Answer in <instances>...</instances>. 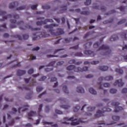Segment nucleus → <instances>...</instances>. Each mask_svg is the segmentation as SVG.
I'll use <instances>...</instances> for the list:
<instances>
[{"instance_id": "obj_1", "label": "nucleus", "mask_w": 127, "mask_h": 127, "mask_svg": "<svg viewBox=\"0 0 127 127\" xmlns=\"http://www.w3.org/2000/svg\"><path fill=\"white\" fill-rule=\"evenodd\" d=\"M59 25L57 24H51L50 25H46L44 26V28H48L49 32L52 34L53 36H58V35H62V34H64V31L61 28H58V31L57 32H54V29H53V27L55 26H58Z\"/></svg>"}, {"instance_id": "obj_2", "label": "nucleus", "mask_w": 127, "mask_h": 127, "mask_svg": "<svg viewBox=\"0 0 127 127\" xmlns=\"http://www.w3.org/2000/svg\"><path fill=\"white\" fill-rule=\"evenodd\" d=\"M88 67L84 66L82 68L81 67H76L75 65H70L67 67L68 71H74V72H86L88 71Z\"/></svg>"}, {"instance_id": "obj_3", "label": "nucleus", "mask_w": 127, "mask_h": 127, "mask_svg": "<svg viewBox=\"0 0 127 127\" xmlns=\"http://www.w3.org/2000/svg\"><path fill=\"white\" fill-rule=\"evenodd\" d=\"M33 35L36 36L33 38V40L34 41L38 40V39H40L42 38L49 37L50 36V34H46L44 32L34 33Z\"/></svg>"}, {"instance_id": "obj_4", "label": "nucleus", "mask_w": 127, "mask_h": 127, "mask_svg": "<svg viewBox=\"0 0 127 127\" xmlns=\"http://www.w3.org/2000/svg\"><path fill=\"white\" fill-rule=\"evenodd\" d=\"M104 112H112V109L109 108H104L103 109L102 111L98 110L94 117L95 119H97V118H100V117H103Z\"/></svg>"}, {"instance_id": "obj_5", "label": "nucleus", "mask_w": 127, "mask_h": 127, "mask_svg": "<svg viewBox=\"0 0 127 127\" xmlns=\"http://www.w3.org/2000/svg\"><path fill=\"white\" fill-rule=\"evenodd\" d=\"M101 50H105L106 52L103 55H110L112 53V50L110 49L109 46L107 45H103L100 48H99L98 51H101Z\"/></svg>"}, {"instance_id": "obj_6", "label": "nucleus", "mask_w": 127, "mask_h": 127, "mask_svg": "<svg viewBox=\"0 0 127 127\" xmlns=\"http://www.w3.org/2000/svg\"><path fill=\"white\" fill-rule=\"evenodd\" d=\"M64 121H66L67 122L70 121V122H72L70 123V125L71 126H78V125H80V123L81 122L79 121L78 119H75L74 120V117H70L68 118V117H65L64 118Z\"/></svg>"}, {"instance_id": "obj_7", "label": "nucleus", "mask_w": 127, "mask_h": 127, "mask_svg": "<svg viewBox=\"0 0 127 127\" xmlns=\"http://www.w3.org/2000/svg\"><path fill=\"white\" fill-rule=\"evenodd\" d=\"M11 24L10 25V28H15L16 25H23L24 22L22 21L16 22V20H10Z\"/></svg>"}, {"instance_id": "obj_8", "label": "nucleus", "mask_w": 127, "mask_h": 127, "mask_svg": "<svg viewBox=\"0 0 127 127\" xmlns=\"http://www.w3.org/2000/svg\"><path fill=\"white\" fill-rule=\"evenodd\" d=\"M111 105L115 108L114 110L115 113H119V112H121V111H124V108L119 106H120V103L119 102H112Z\"/></svg>"}, {"instance_id": "obj_9", "label": "nucleus", "mask_w": 127, "mask_h": 127, "mask_svg": "<svg viewBox=\"0 0 127 127\" xmlns=\"http://www.w3.org/2000/svg\"><path fill=\"white\" fill-rule=\"evenodd\" d=\"M0 15H1L3 17L2 19H0V21H4V20L7 19V18H11L12 16L10 14L6 15V12L1 10H0Z\"/></svg>"}, {"instance_id": "obj_10", "label": "nucleus", "mask_w": 127, "mask_h": 127, "mask_svg": "<svg viewBox=\"0 0 127 127\" xmlns=\"http://www.w3.org/2000/svg\"><path fill=\"white\" fill-rule=\"evenodd\" d=\"M20 29H21V30H25V29H30V30H31L32 31H33V30L34 31H37L38 30H40V28H33L32 27H31V26H30L29 25H26L25 26L24 28H23L22 27L20 26Z\"/></svg>"}, {"instance_id": "obj_11", "label": "nucleus", "mask_w": 127, "mask_h": 127, "mask_svg": "<svg viewBox=\"0 0 127 127\" xmlns=\"http://www.w3.org/2000/svg\"><path fill=\"white\" fill-rule=\"evenodd\" d=\"M54 21L52 19H46L44 21H37L36 24L39 26L42 25V24H46L47 22H54Z\"/></svg>"}, {"instance_id": "obj_12", "label": "nucleus", "mask_w": 127, "mask_h": 127, "mask_svg": "<svg viewBox=\"0 0 127 127\" xmlns=\"http://www.w3.org/2000/svg\"><path fill=\"white\" fill-rule=\"evenodd\" d=\"M27 110H28V105L26 104L23 106L22 107L19 108L18 109V111L19 114H20L21 112H25V111H27Z\"/></svg>"}, {"instance_id": "obj_13", "label": "nucleus", "mask_w": 127, "mask_h": 127, "mask_svg": "<svg viewBox=\"0 0 127 127\" xmlns=\"http://www.w3.org/2000/svg\"><path fill=\"white\" fill-rule=\"evenodd\" d=\"M114 86H117L118 85L119 87H123L124 86V82H123V80L122 79L117 80L114 83Z\"/></svg>"}, {"instance_id": "obj_14", "label": "nucleus", "mask_w": 127, "mask_h": 127, "mask_svg": "<svg viewBox=\"0 0 127 127\" xmlns=\"http://www.w3.org/2000/svg\"><path fill=\"white\" fill-rule=\"evenodd\" d=\"M83 53L89 57H94L95 56V53L91 51H84Z\"/></svg>"}, {"instance_id": "obj_15", "label": "nucleus", "mask_w": 127, "mask_h": 127, "mask_svg": "<svg viewBox=\"0 0 127 127\" xmlns=\"http://www.w3.org/2000/svg\"><path fill=\"white\" fill-rule=\"evenodd\" d=\"M74 11H75V12H77V13L80 12V14H84V15H89V14H90V12L88 11L81 12V10L79 8L75 9Z\"/></svg>"}, {"instance_id": "obj_16", "label": "nucleus", "mask_w": 127, "mask_h": 127, "mask_svg": "<svg viewBox=\"0 0 127 127\" xmlns=\"http://www.w3.org/2000/svg\"><path fill=\"white\" fill-rule=\"evenodd\" d=\"M114 78L112 76H106V77H100L99 78V81H103V80H105L106 81H111V80H113Z\"/></svg>"}, {"instance_id": "obj_17", "label": "nucleus", "mask_w": 127, "mask_h": 127, "mask_svg": "<svg viewBox=\"0 0 127 127\" xmlns=\"http://www.w3.org/2000/svg\"><path fill=\"white\" fill-rule=\"evenodd\" d=\"M26 73L25 70H22L20 69H17V76H22Z\"/></svg>"}, {"instance_id": "obj_18", "label": "nucleus", "mask_w": 127, "mask_h": 127, "mask_svg": "<svg viewBox=\"0 0 127 127\" xmlns=\"http://www.w3.org/2000/svg\"><path fill=\"white\" fill-rule=\"evenodd\" d=\"M36 112H34V111H30L28 114V120H32V121H33L32 118H31V117H33L34 116H35Z\"/></svg>"}, {"instance_id": "obj_19", "label": "nucleus", "mask_w": 127, "mask_h": 127, "mask_svg": "<svg viewBox=\"0 0 127 127\" xmlns=\"http://www.w3.org/2000/svg\"><path fill=\"white\" fill-rule=\"evenodd\" d=\"M121 36L124 40H127V30L121 33Z\"/></svg>"}, {"instance_id": "obj_20", "label": "nucleus", "mask_w": 127, "mask_h": 127, "mask_svg": "<svg viewBox=\"0 0 127 127\" xmlns=\"http://www.w3.org/2000/svg\"><path fill=\"white\" fill-rule=\"evenodd\" d=\"M16 5H18V2L14 1L13 3H11L9 4V8H13L16 6Z\"/></svg>"}, {"instance_id": "obj_21", "label": "nucleus", "mask_w": 127, "mask_h": 127, "mask_svg": "<svg viewBox=\"0 0 127 127\" xmlns=\"http://www.w3.org/2000/svg\"><path fill=\"white\" fill-rule=\"evenodd\" d=\"M93 8L94 9H100L101 10H103V11H105L106 10V8L104 6H102L101 7L99 6H94L93 7Z\"/></svg>"}, {"instance_id": "obj_22", "label": "nucleus", "mask_w": 127, "mask_h": 127, "mask_svg": "<svg viewBox=\"0 0 127 127\" xmlns=\"http://www.w3.org/2000/svg\"><path fill=\"white\" fill-rule=\"evenodd\" d=\"M77 92L78 93H85V90L84 88L82 87L81 86H79L76 88Z\"/></svg>"}, {"instance_id": "obj_23", "label": "nucleus", "mask_w": 127, "mask_h": 127, "mask_svg": "<svg viewBox=\"0 0 127 127\" xmlns=\"http://www.w3.org/2000/svg\"><path fill=\"white\" fill-rule=\"evenodd\" d=\"M18 89H19L22 91H23V90H25L26 91H28L30 90V87L28 86H23V87L18 86Z\"/></svg>"}, {"instance_id": "obj_24", "label": "nucleus", "mask_w": 127, "mask_h": 127, "mask_svg": "<svg viewBox=\"0 0 127 127\" xmlns=\"http://www.w3.org/2000/svg\"><path fill=\"white\" fill-rule=\"evenodd\" d=\"M67 10V6L64 5L61 6V9L60 10L59 13H63L64 11Z\"/></svg>"}, {"instance_id": "obj_25", "label": "nucleus", "mask_w": 127, "mask_h": 127, "mask_svg": "<svg viewBox=\"0 0 127 127\" xmlns=\"http://www.w3.org/2000/svg\"><path fill=\"white\" fill-rule=\"evenodd\" d=\"M42 108H43V105L40 104L39 105V107L38 108V117H41V115H40V113L41 112V111H42Z\"/></svg>"}, {"instance_id": "obj_26", "label": "nucleus", "mask_w": 127, "mask_h": 127, "mask_svg": "<svg viewBox=\"0 0 127 127\" xmlns=\"http://www.w3.org/2000/svg\"><path fill=\"white\" fill-rule=\"evenodd\" d=\"M99 69L101 70V71H107L108 69H109V67L107 66H99Z\"/></svg>"}, {"instance_id": "obj_27", "label": "nucleus", "mask_w": 127, "mask_h": 127, "mask_svg": "<svg viewBox=\"0 0 127 127\" xmlns=\"http://www.w3.org/2000/svg\"><path fill=\"white\" fill-rule=\"evenodd\" d=\"M111 41H115V40H118L119 39V37L117 35H114L111 37L110 38Z\"/></svg>"}, {"instance_id": "obj_28", "label": "nucleus", "mask_w": 127, "mask_h": 127, "mask_svg": "<svg viewBox=\"0 0 127 127\" xmlns=\"http://www.w3.org/2000/svg\"><path fill=\"white\" fill-rule=\"evenodd\" d=\"M89 92L92 95H97V91L94 90V88H89Z\"/></svg>"}, {"instance_id": "obj_29", "label": "nucleus", "mask_w": 127, "mask_h": 127, "mask_svg": "<svg viewBox=\"0 0 127 127\" xmlns=\"http://www.w3.org/2000/svg\"><path fill=\"white\" fill-rule=\"evenodd\" d=\"M115 71L116 72L119 73V74H124V70H123L122 68H116Z\"/></svg>"}, {"instance_id": "obj_30", "label": "nucleus", "mask_w": 127, "mask_h": 127, "mask_svg": "<svg viewBox=\"0 0 127 127\" xmlns=\"http://www.w3.org/2000/svg\"><path fill=\"white\" fill-rule=\"evenodd\" d=\"M22 9H28V8L26 7V6H20L16 8V10H22Z\"/></svg>"}, {"instance_id": "obj_31", "label": "nucleus", "mask_w": 127, "mask_h": 127, "mask_svg": "<svg viewBox=\"0 0 127 127\" xmlns=\"http://www.w3.org/2000/svg\"><path fill=\"white\" fill-rule=\"evenodd\" d=\"M112 119H113V121H114L115 122H118V121H120V117H119V116H113L112 117Z\"/></svg>"}, {"instance_id": "obj_32", "label": "nucleus", "mask_w": 127, "mask_h": 127, "mask_svg": "<svg viewBox=\"0 0 127 127\" xmlns=\"http://www.w3.org/2000/svg\"><path fill=\"white\" fill-rule=\"evenodd\" d=\"M74 56H77V57H83L84 55L81 52H77L74 54Z\"/></svg>"}, {"instance_id": "obj_33", "label": "nucleus", "mask_w": 127, "mask_h": 127, "mask_svg": "<svg viewBox=\"0 0 127 127\" xmlns=\"http://www.w3.org/2000/svg\"><path fill=\"white\" fill-rule=\"evenodd\" d=\"M80 108L81 107H80V106L77 105L76 106L74 107L73 112H74V113H77V112H78V111H79Z\"/></svg>"}, {"instance_id": "obj_34", "label": "nucleus", "mask_w": 127, "mask_h": 127, "mask_svg": "<svg viewBox=\"0 0 127 127\" xmlns=\"http://www.w3.org/2000/svg\"><path fill=\"white\" fill-rule=\"evenodd\" d=\"M87 110L88 112H93V111H95V110H96V107H87Z\"/></svg>"}, {"instance_id": "obj_35", "label": "nucleus", "mask_w": 127, "mask_h": 127, "mask_svg": "<svg viewBox=\"0 0 127 127\" xmlns=\"http://www.w3.org/2000/svg\"><path fill=\"white\" fill-rule=\"evenodd\" d=\"M63 89L65 94H68L69 93L68 91V88H67V86L66 85L64 86Z\"/></svg>"}, {"instance_id": "obj_36", "label": "nucleus", "mask_w": 127, "mask_h": 127, "mask_svg": "<svg viewBox=\"0 0 127 127\" xmlns=\"http://www.w3.org/2000/svg\"><path fill=\"white\" fill-rule=\"evenodd\" d=\"M17 112V110L16 108H13L12 109V112H10V115H14Z\"/></svg>"}, {"instance_id": "obj_37", "label": "nucleus", "mask_w": 127, "mask_h": 127, "mask_svg": "<svg viewBox=\"0 0 127 127\" xmlns=\"http://www.w3.org/2000/svg\"><path fill=\"white\" fill-rule=\"evenodd\" d=\"M69 49H74L75 50H78V49H79V45L71 47L69 48Z\"/></svg>"}, {"instance_id": "obj_38", "label": "nucleus", "mask_w": 127, "mask_h": 127, "mask_svg": "<svg viewBox=\"0 0 127 127\" xmlns=\"http://www.w3.org/2000/svg\"><path fill=\"white\" fill-rule=\"evenodd\" d=\"M114 21V19H112L111 20H106L103 22L104 24H107L108 23H112Z\"/></svg>"}, {"instance_id": "obj_39", "label": "nucleus", "mask_w": 127, "mask_h": 127, "mask_svg": "<svg viewBox=\"0 0 127 127\" xmlns=\"http://www.w3.org/2000/svg\"><path fill=\"white\" fill-rule=\"evenodd\" d=\"M61 108L64 109V110H68L70 108V106L69 105H61Z\"/></svg>"}, {"instance_id": "obj_40", "label": "nucleus", "mask_w": 127, "mask_h": 127, "mask_svg": "<svg viewBox=\"0 0 127 127\" xmlns=\"http://www.w3.org/2000/svg\"><path fill=\"white\" fill-rule=\"evenodd\" d=\"M92 2L91 0H86V1L84 2L85 5H90Z\"/></svg>"}, {"instance_id": "obj_41", "label": "nucleus", "mask_w": 127, "mask_h": 127, "mask_svg": "<svg viewBox=\"0 0 127 127\" xmlns=\"http://www.w3.org/2000/svg\"><path fill=\"white\" fill-rule=\"evenodd\" d=\"M92 65H97V64H99L100 62L98 61H93L90 63Z\"/></svg>"}, {"instance_id": "obj_42", "label": "nucleus", "mask_w": 127, "mask_h": 127, "mask_svg": "<svg viewBox=\"0 0 127 127\" xmlns=\"http://www.w3.org/2000/svg\"><path fill=\"white\" fill-rule=\"evenodd\" d=\"M88 45V46L90 47V46H92V42H88V43H87V44H86L85 45H84V46H83V47H84V48L85 49H87V46H86V45Z\"/></svg>"}, {"instance_id": "obj_43", "label": "nucleus", "mask_w": 127, "mask_h": 127, "mask_svg": "<svg viewBox=\"0 0 127 127\" xmlns=\"http://www.w3.org/2000/svg\"><path fill=\"white\" fill-rule=\"evenodd\" d=\"M42 90H43V88H42V87H41V86L37 87V88H36L37 92H41Z\"/></svg>"}, {"instance_id": "obj_44", "label": "nucleus", "mask_w": 127, "mask_h": 127, "mask_svg": "<svg viewBox=\"0 0 127 127\" xmlns=\"http://www.w3.org/2000/svg\"><path fill=\"white\" fill-rule=\"evenodd\" d=\"M34 72V69L33 68H31L28 70V74L31 75Z\"/></svg>"}, {"instance_id": "obj_45", "label": "nucleus", "mask_w": 127, "mask_h": 127, "mask_svg": "<svg viewBox=\"0 0 127 127\" xmlns=\"http://www.w3.org/2000/svg\"><path fill=\"white\" fill-rule=\"evenodd\" d=\"M100 43L99 42H96L95 43L94 45H93V47L94 48H98V47H99V46H100Z\"/></svg>"}, {"instance_id": "obj_46", "label": "nucleus", "mask_w": 127, "mask_h": 127, "mask_svg": "<svg viewBox=\"0 0 127 127\" xmlns=\"http://www.w3.org/2000/svg\"><path fill=\"white\" fill-rule=\"evenodd\" d=\"M110 92L111 94H116V93H117V89L112 88L110 89Z\"/></svg>"}, {"instance_id": "obj_47", "label": "nucleus", "mask_w": 127, "mask_h": 127, "mask_svg": "<svg viewBox=\"0 0 127 127\" xmlns=\"http://www.w3.org/2000/svg\"><path fill=\"white\" fill-rule=\"evenodd\" d=\"M42 8L44 9H50L51 7L49 5H43Z\"/></svg>"}, {"instance_id": "obj_48", "label": "nucleus", "mask_w": 127, "mask_h": 127, "mask_svg": "<svg viewBox=\"0 0 127 127\" xmlns=\"http://www.w3.org/2000/svg\"><path fill=\"white\" fill-rule=\"evenodd\" d=\"M29 37V36H28V35L27 34H24L23 35V39H24V40H26V39H28Z\"/></svg>"}, {"instance_id": "obj_49", "label": "nucleus", "mask_w": 127, "mask_h": 127, "mask_svg": "<svg viewBox=\"0 0 127 127\" xmlns=\"http://www.w3.org/2000/svg\"><path fill=\"white\" fill-rule=\"evenodd\" d=\"M56 114H58V115H62L63 114V112L60 110H55Z\"/></svg>"}, {"instance_id": "obj_50", "label": "nucleus", "mask_w": 127, "mask_h": 127, "mask_svg": "<svg viewBox=\"0 0 127 127\" xmlns=\"http://www.w3.org/2000/svg\"><path fill=\"white\" fill-rule=\"evenodd\" d=\"M126 22V19H122L118 22V24H123V23H125Z\"/></svg>"}, {"instance_id": "obj_51", "label": "nucleus", "mask_w": 127, "mask_h": 127, "mask_svg": "<svg viewBox=\"0 0 127 127\" xmlns=\"http://www.w3.org/2000/svg\"><path fill=\"white\" fill-rule=\"evenodd\" d=\"M75 62H76V60H71L69 61L68 63L69 64H75Z\"/></svg>"}, {"instance_id": "obj_52", "label": "nucleus", "mask_w": 127, "mask_h": 127, "mask_svg": "<svg viewBox=\"0 0 127 127\" xmlns=\"http://www.w3.org/2000/svg\"><path fill=\"white\" fill-rule=\"evenodd\" d=\"M13 17L15 19H18V18H19V15L18 14H15L13 15Z\"/></svg>"}, {"instance_id": "obj_53", "label": "nucleus", "mask_w": 127, "mask_h": 127, "mask_svg": "<svg viewBox=\"0 0 127 127\" xmlns=\"http://www.w3.org/2000/svg\"><path fill=\"white\" fill-rule=\"evenodd\" d=\"M111 86V84H110V83H105L104 84V87H105V88H109V87Z\"/></svg>"}, {"instance_id": "obj_54", "label": "nucleus", "mask_w": 127, "mask_h": 127, "mask_svg": "<svg viewBox=\"0 0 127 127\" xmlns=\"http://www.w3.org/2000/svg\"><path fill=\"white\" fill-rule=\"evenodd\" d=\"M71 40H72L71 38H68V39H67V38L64 39V41H65L66 43H69V42H70Z\"/></svg>"}, {"instance_id": "obj_55", "label": "nucleus", "mask_w": 127, "mask_h": 127, "mask_svg": "<svg viewBox=\"0 0 127 127\" xmlns=\"http://www.w3.org/2000/svg\"><path fill=\"white\" fill-rule=\"evenodd\" d=\"M30 85L31 86H34V85H35V80H33V79H32V80H31V81H30Z\"/></svg>"}, {"instance_id": "obj_56", "label": "nucleus", "mask_w": 127, "mask_h": 127, "mask_svg": "<svg viewBox=\"0 0 127 127\" xmlns=\"http://www.w3.org/2000/svg\"><path fill=\"white\" fill-rule=\"evenodd\" d=\"M31 8L33 9V10H35L36 8H37V5H33L31 6Z\"/></svg>"}, {"instance_id": "obj_57", "label": "nucleus", "mask_w": 127, "mask_h": 127, "mask_svg": "<svg viewBox=\"0 0 127 127\" xmlns=\"http://www.w3.org/2000/svg\"><path fill=\"white\" fill-rule=\"evenodd\" d=\"M14 37H15V38H18V39L19 40H21V39H22V38L21 37V36L18 35H15L14 36Z\"/></svg>"}, {"instance_id": "obj_58", "label": "nucleus", "mask_w": 127, "mask_h": 127, "mask_svg": "<svg viewBox=\"0 0 127 127\" xmlns=\"http://www.w3.org/2000/svg\"><path fill=\"white\" fill-rule=\"evenodd\" d=\"M40 49V48L39 47H36V48H34L32 49V51H38Z\"/></svg>"}, {"instance_id": "obj_59", "label": "nucleus", "mask_w": 127, "mask_h": 127, "mask_svg": "<svg viewBox=\"0 0 127 127\" xmlns=\"http://www.w3.org/2000/svg\"><path fill=\"white\" fill-rule=\"evenodd\" d=\"M126 8L125 6H121L119 7V9H120L121 11H124Z\"/></svg>"}, {"instance_id": "obj_60", "label": "nucleus", "mask_w": 127, "mask_h": 127, "mask_svg": "<svg viewBox=\"0 0 127 127\" xmlns=\"http://www.w3.org/2000/svg\"><path fill=\"white\" fill-rule=\"evenodd\" d=\"M63 64H64V62L63 61H61L58 62L57 65H58V66H61V65H63Z\"/></svg>"}, {"instance_id": "obj_61", "label": "nucleus", "mask_w": 127, "mask_h": 127, "mask_svg": "<svg viewBox=\"0 0 127 127\" xmlns=\"http://www.w3.org/2000/svg\"><path fill=\"white\" fill-rule=\"evenodd\" d=\"M45 71L46 72H50V71H53V68H46Z\"/></svg>"}, {"instance_id": "obj_62", "label": "nucleus", "mask_w": 127, "mask_h": 127, "mask_svg": "<svg viewBox=\"0 0 127 127\" xmlns=\"http://www.w3.org/2000/svg\"><path fill=\"white\" fill-rule=\"evenodd\" d=\"M13 125H14V120H11V122H10L8 124V126H13Z\"/></svg>"}, {"instance_id": "obj_63", "label": "nucleus", "mask_w": 127, "mask_h": 127, "mask_svg": "<svg viewBox=\"0 0 127 127\" xmlns=\"http://www.w3.org/2000/svg\"><path fill=\"white\" fill-rule=\"evenodd\" d=\"M54 64H55V62H51L47 66H54Z\"/></svg>"}, {"instance_id": "obj_64", "label": "nucleus", "mask_w": 127, "mask_h": 127, "mask_svg": "<svg viewBox=\"0 0 127 127\" xmlns=\"http://www.w3.org/2000/svg\"><path fill=\"white\" fill-rule=\"evenodd\" d=\"M127 93V88H124L122 90V93L123 94H126Z\"/></svg>"}]
</instances>
